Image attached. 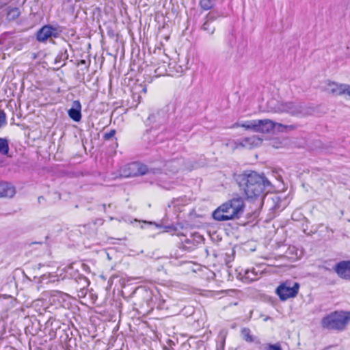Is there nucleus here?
Returning <instances> with one entry per match:
<instances>
[{"mask_svg": "<svg viewBox=\"0 0 350 350\" xmlns=\"http://www.w3.org/2000/svg\"><path fill=\"white\" fill-rule=\"evenodd\" d=\"M236 181L242 194L248 200H254L260 197L267 187L271 185L270 181L264 174L252 170H245L237 175Z\"/></svg>", "mask_w": 350, "mask_h": 350, "instance_id": "obj_1", "label": "nucleus"}, {"mask_svg": "<svg viewBox=\"0 0 350 350\" xmlns=\"http://www.w3.org/2000/svg\"><path fill=\"white\" fill-rule=\"evenodd\" d=\"M245 208L241 197L233 198L219 206L212 213L213 218L218 221H225L240 218Z\"/></svg>", "mask_w": 350, "mask_h": 350, "instance_id": "obj_2", "label": "nucleus"}, {"mask_svg": "<svg viewBox=\"0 0 350 350\" xmlns=\"http://www.w3.org/2000/svg\"><path fill=\"white\" fill-rule=\"evenodd\" d=\"M268 107L275 113H286L293 116L302 117L308 114V109L301 103L293 101L271 100Z\"/></svg>", "mask_w": 350, "mask_h": 350, "instance_id": "obj_3", "label": "nucleus"}, {"mask_svg": "<svg viewBox=\"0 0 350 350\" xmlns=\"http://www.w3.org/2000/svg\"><path fill=\"white\" fill-rule=\"evenodd\" d=\"M350 322V311H334L325 316L321 326L327 329L343 331Z\"/></svg>", "mask_w": 350, "mask_h": 350, "instance_id": "obj_4", "label": "nucleus"}, {"mask_svg": "<svg viewBox=\"0 0 350 350\" xmlns=\"http://www.w3.org/2000/svg\"><path fill=\"white\" fill-rule=\"evenodd\" d=\"M64 28L56 25H45L36 33V39L40 42H44L49 38H57L63 32Z\"/></svg>", "mask_w": 350, "mask_h": 350, "instance_id": "obj_5", "label": "nucleus"}, {"mask_svg": "<svg viewBox=\"0 0 350 350\" xmlns=\"http://www.w3.org/2000/svg\"><path fill=\"white\" fill-rule=\"evenodd\" d=\"M299 284L297 282L292 283L291 281H286L279 285L275 289V293L282 301L297 296L299 292Z\"/></svg>", "mask_w": 350, "mask_h": 350, "instance_id": "obj_6", "label": "nucleus"}, {"mask_svg": "<svg viewBox=\"0 0 350 350\" xmlns=\"http://www.w3.org/2000/svg\"><path fill=\"white\" fill-rule=\"evenodd\" d=\"M130 168L137 170V172L133 174V176L161 174V167H157V163L155 165L152 163L150 165H147L139 163H133L131 164Z\"/></svg>", "mask_w": 350, "mask_h": 350, "instance_id": "obj_7", "label": "nucleus"}, {"mask_svg": "<svg viewBox=\"0 0 350 350\" xmlns=\"http://www.w3.org/2000/svg\"><path fill=\"white\" fill-rule=\"evenodd\" d=\"M327 92L334 96L347 95L350 97V85L329 81Z\"/></svg>", "mask_w": 350, "mask_h": 350, "instance_id": "obj_8", "label": "nucleus"}, {"mask_svg": "<svg viewBox=\"0 0 350 350\" xmlns=\"http://www.w3.org/2000/svg\"><path fill=\"white\" fill-rule=\"evenodd\" d=\"M157 163V167H161V173L163 171L165 174H176L178 172L180 167V161L177 159H172L167 161L159 160Z\"/></svg>", "mask_w": 350, "mask_h": 350, "instance_id": "obj_9", "label": "nucleus"}, {"mask_svg": "<svg viewBox=\"0 0 350 350\" xmlns=\"http://www.w3.org/2000/svg\"><path fill=\"white\" fill-rule=\"evenodd\" d=\"M168 76L180 77L188 69L187 63L170 62L167 64Z\"/></svg>", "mask_w": 350, "mask_h": 350, "instance_id": "obj_10", "label": "nucleus"}, {"mask_svg": "<svg viewBox=\"0 0 350 350\" xmlns=\"http://www.w3.org/2000/svg\"><path fill=\"white\" fill-rule=\"evenodd\" d=\"M334 270L340 278L350 280V260H343L336 263Z\"/></svg>", "mask_w": 350, "mask_h": 350, "instance_id": "obj_11", "label": "nucleus"}, {"mask_svg": "<svg viewBox=\"0 0 350 350\" xmlns=\"http://www.w3.org/2000/svg\"><path fill=\"white\" fill-rule=\"evenodd\" d=\"M169 114L167 110L165 109H161L158 110L155 113H151L148 116V120L150 123L155 124L156 125H160L165 123L168 120Z\"/></svg>", "mask_w": 350, "mask_h": 350, "instance_id": "obj_12", "label": "nucleus"}, {"mask_svg": "<svg viewBox=\"0 0 350 350\" xmlns=\"http://www.w3.org/2000/svg\"><path fill=\"white\" fill-rule=\"evenodd\" d=\"M257 132L262 133H269L272 131L278 123L269 119L256 120Z\"/></svg>", "mask_w": 350, "mask_h": 350, "instance_id": "obj_13", "label": "nucleus"}, {"mask_svg": "<svg viewBox=\"0 0 350 350\" xmlns=\"http://www.w3.org/2000/svg\"><path fill=\"white\" fill-rule=\"evenodd\" d=\"M68 116L75 122L81 120V105L79 100H74L72 107L68 111Z\"/></svg>", "mask_w": 350, "mask_h": 350, "instance_id": "obj_14", "label": "nucleus"}, {"mask_svg": "<svg viewBox=\"0 0 350 350\" xmlns=\"http://www.w3.org/2000/svg\"><path fill=\"white\" fill-rule=\"evenodd\" d=\"M170 57L165 55L164 57L158 63V67L154 70L156 77L168 75L167 64L170 62Z\"/></svg>", "mask_w": 350, "mask_h": 350, "instance_id": "obj_15", "label": "nucleus"}, {"mask_svg": "<svg viewBox=\"0 0 350 350\" xmlns=\"http://www.w3.org/2000/svg\"><path fill=\"white\" fill-rule=\"evenodd\" d=\"M16 193L15 188L8 183H0V198H12Z\"/></svg>", "mask_w": 350, "mask_h": 350, "instance_id": "obj_16", "label": "nucleus"}, {"mask_svg": "<svg viewBox=\"0 0 350 350\" xmlns=\"http://www.w3.org/2000/svg\"><path fill=\"white\" fill-rule=\"evenodd\" d=\"M68 53L66 47H63L58 53L55 59L54 64L55 65L60 64L59 68H62L66 64V60L68 59Z\"/></svg>", "mask_w": 350, "mask_h": 350, "instance_id": "obj_17", "label": "nucleus"}, {"mask_svg": "<svg viewBox=\"0 0 350 350\" xmlns=\"http://www.w3.org/2000/svg\"><path fill=\"white\" fill-rule=\"evenodd\" d=\"M242 338L247 342H254L256 345H260V340L256 336L251 334V330L248 327H243L241 330Z\"/></svg>", "mask_w": 350, "mask_h": 350, "instance_id": "obj_18", "label": "nucleus"}, {"mask_svg": "<svg viewBox=\"0 0 350 350\" xmlns=\"http://www.w3.org/2000/svg\"><path fill=\"white\" fill-rule=\"evenodd\" d=\"M260 141V139L256 137V136L245 137L240 142H235L236 148L239 147H248L252 148L254 144H256L258 142Z\"/></svg>", "mask_w": 350, "mask_h": 350, "instance_id": "obj_19", "label": "nucleus"}, {"mask_svg": "<svg viewBox=\"0 0 350 350\" xmlns=\"http://www.w3.org/2000/svg\"><path fill=\"white\" fill-rule=\"evenodd\" d=\"M232 128L243 127L245 130L252 131L257 132L256 120L246 121L243 123L236 122L232 124Z\"/></svg>", "mask_w": 350, "mask_h": 350, "instance_id": "obj_20", "label": "nucleus"}, {"mask_svg": "<svg viewBox=\"0 0 350 350\" xmlns=\"http://www.w3.org/2000/svg\"><path fill=\"white\" fill-rule=\"evenodd\" d=\"M20 14L19 8L16 7L9 8L7 12V18L8 21H14L19 17Z\"/></svg>", "mask_w": 350, "mask_h": 350, "instance_id": "obj_21", "label": "nucleus"}, {"mask_svg": "<svg viewBox=\"0 0 350 350\" xmlns=\"http://www.w3.org/2000/svg\"><path fill=\"white\" fill-rule=\"evenodd\" d=\"M216 0H200L199 5L203 10H209L215 6Z\"/></svg>", "mask_w": 350, "mask_h": 350, "instance_id": "obj_22", "label": "nucleus"}, {"mask_svg": "<svg viewBox=\"0 0 350 350\" xmlns=\"http://www.w3.org/2000/svg\"><path fill=\"white\" fill-rule=\"evenodd\" d=\"M257 272L255 271V269L253 268L252 269H245L243 273V278L250 282L254 281L257 280Z\"/></svg>", "mask_w": 350, "mask_h": 350, "instance_id": "obj_23", "label": "nucleus"}, {"mask_svg": "<svg viewBox=\"0 0 350 350\" xmlns=\"http://www.w3.org/2000/svg\"><path fill=\"white\" fill-rule=\"evenodd\" d=\"M9 150L8 140L6 138L0 137V154L7 155Z\"/></svg>", "mask_w": 350, "mask_h": 350, "instance_id": "obj_24", "label": "nucleus"}, {"mask_svg": "<svg viewBox=\"0 0 350 350\" xmlns=\"http://www.w3.org/2000/svg\"><path fill=\"white\" fill-rule=\"evenodd\" d=\"M76 282L80 284L81 288H85L90 285L89 280L84 275L79 274L75 278Z\"/></svg>", "mask_w": 350, "mask_h": 350, "instance_id": "obj_25", "label": "nucleus"}, {"mask_svg": "<svg viewBox=\"0 0 350 350\" xmlns=\"http://www.w3.org/2000/svg\"><path fill=\"white\" fill-rule=\"evenodd\" d=\"M201 29L203 30L204 31L207 32L209 35H212L215 32V27L213 24H211L209 22L204 21V23L201 27Z\"/></svg>", "mask_w": 350, "mask_h": 350, "instance_id": "obj_26", "label": "nucleus"}, {"mask_svg": "<svg viewBox=\"0 0 350 350\" xmlns=\"http://www.w3.org/2000/svg\"><path fill=\"white\" fill-rule=\"evenodd\" d=\"M219 17V14L216 12H208L204 18V20L213 24V23Z\"/></svg>", "mask_w": 350, "mask_h": 350, "instance_id": "obj_27", "label": "nucleus"}, {"mask_svg": "<svg viewBox=\"0 0 350 350\" xmlns=\"http://www.w3.org/2000/svg\"><path fill=\"white\" fill-rule=\"evenodd\" d=\"M277 126H278V130L279 131H284L285 129L293 130V129H296V127H297L295 125H293V124L284 125L281 123H278Z\"/></svg>", "mask_w": 350, "mask_h": 350, "instance_id": "obj_28", "label": "nucleus"}, {"mask_svg": "<svg viewBox=\"0 0 350 350\" xmlns=\"http://www.w3.org/2000/svg\"><path fill=\"white\" fill-rule=\"evenodd\" d=\"M7 124L6 114L4 111L0 109V128Z\"/></svg>", "mask_w": 350, "mask_h": 350, "instance_id": "obj_29", "label": "nucleus"}, {"mask_svg": "<svg viewBox=\"0 0 350 350\" xmlns=\"http://www.w3.org/2000/svg\"><path fill=\"white\" fill-rule=\"evenodd\" d=\"M115 134H116V130L111 129L109 131V132L104 134L103 138L105 140H109L110 139H111L112 137H114Z\"/></svg>", "mask_w": 350, "mask_h": 350, "instance_id": "obj_30", "label": "nucleus"}, {"mask_svg": "<svg viewBox=\"0 0 350 350\" xmlns=\"http://www.w3.org/2000/svg\"><path fill=\"white\" fill-rule=\"evenodd\" d=\"M268 350H282L281 345L279 343L268 344Z\"/></svg>", "mask_w": 350, "mask_h": 350, "instance_id": "obj_31", "label": "nucleus"}, {"mask_svg": "<svg viewBox=\"0 0 350 350\" xmlns=\"http://www.w3.org/2000/svg\"><path fill=\"white\" fill-rule=\"evenodd\" d=\"M172 183H163V184H159L160 187L167 190H170L174 188Z\"/></svg>", "mask_w": 350, "mask_h": 350, "instance_id": "obj_32", "label": "nucleus"}, {"mask_svg": "<svg viewBox=\"0 0 350 350\" xmlns=\"http://www.w3.org/2000/svg\"><path fill=\"white\" fill-rule=\"evenodd\" d=\"M157 308L159 310H164L167 308V307L165 306V301L164 299L159 301L157 305Z\"/></svg>", "mask_w": 350, "mask_h": 350, "instance_id": "obj_33", "label": "nucleus"}, {"mask_svg": "<svg viewBox=\"0 0 350 350\" xmlns=\"http://www.w3.org/2000/svg\"><path fill=\"white\" fill-rule=\"evenodd\" d=\"M52 297H59L64 299V297H68V294L64 293L60 291H55V292H54V294L52 295Z\"/></svg>", "mask_w": 350, "mask_h": 350, "instance_id": "obj_34", "label": "nucleus"}, {"mask_svg": "<svg viewBox=\"0 0 350 350\" xmlns=\"http://www.w3.org/2000/svg\"><path fill=\"white\" fill-rule=\"evenodd\" d=\"M225 338H223L219 344L217 345V350H224Z\"/></svg>", "mask_w": 350, "mask_h": 350, "instance_id": "obj_35", "label": "nucleus"}, {"mask_svg": "<svg viewBox=\"0 0 350 350\" xmlns=\"http://www.w3.org/2000/svg\"><path fill=\"white\" fill-rule=\"evenodd\" d=\"M234 35H233V34H231V35L229 36V42H230V46L231 47H232V46H233V42H234Z\"/></svg>", "mask_w": 350, "mask_h": 350, "instance_id": "obj_36", "label": "nucleus"}, {"mask_svg": "<svg viewBox=\"0 0 350 350\" xmlns=\"http://www.w3.org/2000/svg\"><path fill=\"white\" fill-rule=\"evenodd\" d=\"M81 267H82L83 269L86 271H89V269H90V267L85 264H83V263L81 264Z\"/></svg>", "mask_w": 350, "mask_h": 350, "instance_id": "obj_37", "label": "nucleus"}, {"mask_svg": "<svg viewBox=\"0 0 350 350\" xmlns=\"http://www.w3.org/2000/svg\"><path fill=\"white\" fill-rule=\"evenodd\" d=\"M42 200H44V198L42 196L38 197V200L39 203H41Z\"/></svg>", "mask_w": 350, "mask_h": 350, "instance_id": "obj_38", "label": "nucleus"}, {"mask_svg": "<svg viewBox=\"0 0 350 350\" xmlns=\"http://www.w3.org/2000/svg\"><path fill=\"white\" fill-rule=\"evenodd\" d=\"M81 64H85V60H81Z\"/></svg>", "mask_w": 350, "mask_h": 350, "instance_id": "obj_39", "label": "nucleus"}, {"mask_svg": "<svg viewBox=\"0 0 350 350\" xmlns=\"http://www.w3.org/2000/svg\"><path fill=\"white\" fill-rule=\"evenodd\" d=\"M67 46H68V47H70V48L71 47V44H67Z\"/></svg>", "mask_w": 350, "mask_h": 350, "instance_id": "obj_40", "label": "nucleus"}, {"mask_svg": "<svg viewBox=\"0 0 350 350\" xmlns=\"http://www.w3.org/2000/svg\"><path fill=\"white\" fill-rule=\"evenodd\" d=\"M185 241H186V243H189V240H186Z\"/></svg>", "mask_w": 350, "mask_h": 350, "instance_id": "obj_41", "label": "nucleus"}]
</instances>
